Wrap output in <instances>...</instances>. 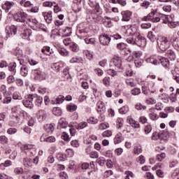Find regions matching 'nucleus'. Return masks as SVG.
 I'll use <instances>...</instances> for the list:
<instances>
[{
    "mask_svg": "<svg viewBox=\"0 0 179 179\" xmlns=\"http://www.w3.org/2000/svg\"><path fill=\"white\" fill-rule=\"evenodd\" d=\"M59 125H60L62 128H66L68 127V122H66L65 118L62 117L59 120Z\"/></svg>",
    "mask_w": 179,
    "mask_h": 179,
    "instance_id": "4c0bfd02",
    "label": "nucleus"
},
{
    "mask_svg": "<svg viewBox=\"0 0 179 179\" xmlns=\"http://www.w3.org/2000/svg\"><path fill=\"white\" fill-rule=\"evenodd\" d=\"M8 71L11 73L12 75H16V63H11L8 66Z\"/></svg>",
    "mask_w": 179,
    "mask_h": 179,
    "instance_id": "473e14b6",
    "label": "nucleus"
},
{
    "mask_svg": "<svg viewBox=\"0 0 179 179\" xmlns=\"http://www.w3.org/2000/svg\"><path fill=\"white\" fill-rule=\"evenodd\" d=\"M23 163L25 167H30V166L33 164V159H31L30 157L24 158Z\"/></svg>",
    "mask_w": 179,
    "mask_h": 179,
    "instance_id": "72a5a7b5",
    "label": "nucleus"
},
{
    "mask_svg": "<svg viewBox=\"0 0 179 179\" xmlns=\"http://www.w3.org/2000/svg\"><path fill=\"white\" fill-rule=\"evenodd\" d=\"M116 122H117V128L120 129V128H122L124 125V119H122V117H118L116 120Z\"/></svg>",
    "mask_w": 179,
    "mask_h": 179,
    "instance_id": "79ce46f5",
    "label": "nucleus"
},
{
    "mask_svg": "<svg viewBox=\"0 0 179 179\" xmlns=\"http://www.w3.org/2000/svg\"><path fill=\"white\" fill-rule=\"evenodd\" d=\"M58 52L62 57H69V51L64 48H59L58 49Z\"/></svg>",
    "mask_w": 179,
    "mask_h": 179,
    "instance_id": "c756f323",
    "label": "nucleus"
},
{
    "mask_svg": "<svg viewBox=\"0 0 179 179\" xmlns=\"http://www.w3.org/2000/svg\"><path fill=\"white\" fill-rule=\"evenodd\" d=\"M70 48H71L73 52H79V45L75 42H71L70 43Z\"/></svg>",
    "mask_w": 179,
    "mask_h": 179,
    "instance_id": "c9c22d12",
    "label": "nucleus"
},
{
    "mask_svg": "<svg viewBox=\"0 0 179 179\" xmlns=\"http://www.w3.org/2000/svg\"><path fill=\"white\" fill-rule=\"evenodd\" d=\"M70 64H83V59L79 57H72L70 61Z\"/></svg>",
    "mask_w": 179,
    "mask_h": 179,
    "instance_id": "bb28decb",
    "label": "nucleus"
},
{
    "mask_svg": "<svg viewBox=\"0 0 179 179\" xmlns=\"http://www.w3.org/2000/svg\"><path fill=\"white\" fill-rule=\"evenodd\" d=\"M127 33H129V34L130 36H133V37H136V36H138V33H136V28L134 27H130L127 31Z\"/></svg>",
    "mask_w": 179,
    "mask_h": 179,
    "instance_id": "7c9ffc66",
    "label": "nucleus"
},
{
    "mask_svg": "<svg viewBox=\"0 0 179 179\" xmlns=\"http://www.w3.org/2000/svg\"><path fill=\"white\" fill-rule=\"evenodd\" d=\"M52 113L57 117H61L62 115V110L59 107L53 108Z\"/></svg>",
    "mask_w": 179,
    "mask_h": 179,
    "instance_id": "e433bc0d",
    "label": "nucleus"
},
{
    "mask_svg": "<svg viewBox=\"0 0 179 179\" xmlns=\"http://www.w3.org/2000/svg\"><path fill=\"white\" fill-rule=\"evenodd\" d=\"M124 174L126 176L125 179H130L129 177H131V178H134V173L131 171H126L124 172Z\"/></svg>",
    "mask_w": 179,
    "mask_h": 179,
    "instance_id": "bf43d9fd",
    "label": "nucleus"
},
{
    "mask_svg": "<svg viewBox=\"0 0 179 179\" xmlns=\"http://www.w3.org/2000/svg\"><path fill=\"white\" fill-rule=\"evenodd\" d=\"M20 72L22 76H27V73H29V69L26 66H22L20 69Z\"/></svg>",
    "mask_w": 179,
    "mask_h": 179,
    "instance_id": "ea45409f",
    "label": "nucleus"
},
{
    "mask_svg": "<svg viewBox=\"0 0 179 179\" xmlns=\"http://www.w3.org/2000/svg\"><path fill=\"white\" fill-rule=\"evenodd\" d=\"M87 122L88 124H97V122H99V120L94 118V117H90L89 119H87Z\"/></svg>",
    "mask_w": 179,
    "mask_h": 179,
    "instance_id": "052dcab7",
    "label": "nucleus"
},
{
    "mask_svg": "<svg viewBox=\"0 0 179 179\" xmlns=\"http://www.w3.org/2000/svg\"><path fill=\"white\" fill-rule=\"evenodd\" d=\"M124 136L121 133H117L115 138H113V142L115 145H119V143H121L122 142H124Z\"/></svg>",
    "mask_w": 179,
    "mask_h": 179,
    "instance_id": "aec40b11",
    "label": "nucleus"
},
{
    "mask_svg": "<svg viewBox=\"0 0 179 179\" xmlns=\"http://www.w3.org/2000/svg\"><path fill=\"white\" fill-rule=\"evenodd\" d=\"M37 118L39 122H43L47 118V112L44 110H40L37 113Z\"/></svg>",
    "mask_w": 179,
    "mask_h": 179,
    "instance_id": "f3484780",
    "label": "nucleus"
},
{
    "mask_svg": "<svg viewBox=\"0 0 179 179\" xmlns=\"http://www.w3.org/2000/svg\"><path fill=\"white\" fill-rule=\"evenodd\" d=\"M45 131L48 134H52L54 131V124H48L45 126Z\"/></svg>",
    "mask_w": 179,
    "mask_h": 179,
    "instance_id": "f704fd0d",
    "label": "nucleus"
},
{
    "mask_svg": "<svg viewBox=\"0 0 179 179\" xmlns=\"http://www.w3.org/2000/svg\"><path fill=\"white\" fill-rule=\"evenodd\" d=\"M33 94L27 95L24 99L22 101L23 106L27 108H33L34 107V103H33Z\"/></svg>",
    "mask_w": 179,
    "mask_h": 179,
    "instance_id": "1a4fd4ad",
    "label": "nucleus"
},
{
    "mask_svg": "<svg viewBox=\"0 0 179 179\" xmlns=\"http://www.w3.org/2000/svg\"><path fill=\"white\" fill-rule=\"evenodd\" d=\"M169 42L171 43L173 47L175 48L177 51H179V40L178 38L176 36V35H173V36L171 38Z\"/></svg>",
    "mask_w": 179,
    "mask_h": 179,
    "instance_id": "a211bd4d",
    "label": "nucleus"
},
{
    "mask_svg": "<svg viewBox=\"0 0 179 179\" xmlns=\"http://www.w3.org/2000/svg\"><path fill=\"white\" fill-rule=\"evenodd\" d=\"M141 57H142V54H141V52H135L133 54L132 58L135 60V59H141Z\"/></svg>",
    "mask_w": 179,
    "mask_h": 179,
    "instance_id": "0e129e2a",
    "label": "nucleus"
},
{
    "mask_svg": "<svg viewBox=\"0 0 179 179\" xmlns=\"http://www.w3.org/2000/svg\"><path fill=\"white\" fill-rule=\"evenodd\" d=\"M110 124L107 122H103V123H101L99 124V129L101 130H104V129H107V128H109Z\"/></svg>",
    "mask_w": 179,
    "mask_h": 179,
    "instance_id": "864d4df0",
    "label": "nucleus"
},
{
    "mask_svg": "<svg viewBox=\"0 0 179 179\" xmlns=\"http://www.w3.org/2000/svg\"><path fill=\"white\" fill-rule=\"evenodd\" d=\"M129 111V107L127 105L119 109L120 114H127Z\"/></svg>",
    "mask_w": 179,
    "mask_h": 179,
    "instance_id": "a19ab883",
    "label": "nucleus"
},
{
    "mask_svg": "<svg viewBox=\"0 0 179 179\" xmlns=\"http://www.w3.org/2000/svg\"><path fill=\"white\" fill-rule=\"evenodd\" d=\"M113 135V131L110 130H106L102 133L103 138H110Z\"/></svg>",
    "mask_w": 179,
    "mask_h": 179,
    "instance_id": "09e8293b",
    "label": "nucleus"
},
{
    "mask_svg": "<svg viewBox=\"0 0 179 179\" xmlns=\"http://www.w3.org/2000/svg\"><path fill=\"white\" fill-rule=\"evenodd\" d=\"M163 11L166 13L171 12V5H165L162 7Z\"/></svg>",
    "mask_w": 179,
    "mask_h": 179,
    "instance_id": "69168bd1",
    "label": "nucleus"
},
{
    "mask_svg": "<svg viewBox=\"0 0 179 179\" xmlns=\"http://www.w3.org/2000/svg\"><path fill=\"white\" fill-rule=\"evenodd\" d=\"M131 93L133 96H138V94H141V89L136 87L134 88L131 91Z\"/></svg>",
    "mask_w": 179,
    "mask_h": 179,
    "instance_id": "3c124183",
    "label": "nucleus"
},
{
    "mask_svg": "<svg viewBox=\"0 0 179 179\" xmlns=\"http://www.w3.org/2000/svg\"><path fill=\"white\" fill-rule=\"evenodd\" d=\"M43 16L46 23H48V24H50V23L52 22V12L49 11L48 13H43Z\"/></svg>",
    "mask_w": 179,
    "mask_h": 179,
    "instance_id": "412c9836",
    "label": "nucleus"
},
{
    "mask_svg": "<svg viewBox=\"0 0 179 179\" xmlns=\"http://www.w3.org/2000/svg\"><path fill=\"white\" fill-rule=\"evenodd\" d=\"M0 143L1 145H6L8 143V138L5 136H0Z\"/></svg>",
    "mask_w": 179,
    "mask_h": 179,
    "instance_id": "e2e57ef3",
    "label": "nucleus"
},
{
    "mask_svg": "<svg viewBox=\"0 0 179 179\" xmlns=\"http://www.w3.org/2000/svg\"><path fill=\"white\" fill-rule=\"evenodd\" d=\"M25 24H28V26L33 30H38V29H41V24H40L36 18L30 17V15H28L27 21H25Z\"/></svg>",
    "mask_w": 179,
    "mask_h": 179,
    "instance_id": "39448f33",
    "label": "nucleus"
},
{
    "mask_svg": "<svg viewBox=\"0 0 179 179\" xmlns=\"http://www.w3.org/2000/svg\"><path fill=\"white\" fill-rule=\"evenodd\" d=\"M155 108H150L151 113H150V118L152 121H156V120H157V118H158L157 114L155 113L154 112H152V111H155Z\"/></svg>",
    "mask_w": 179,
    "mask_h": 179,
    "instance_id": "58836bf2",
    "label": "nucleus"
},
{
    "mask_svg": "<svg viewBox=\"0 0 179 179\" xmlns=\"http://www.w3.org/2000/svg\"><path fill=\"white\" fill-rule=\"evenodd\" d=\"M87 127V122H82L77 125L78 129H83V128H86Z\"/></svg>",
    "mask_w": 179,
    "mask_h": 179,
    "instance_id": "13d9d810",
    "label": "nucleus"
},
{
    "mask_svg": "<svg viewBox=\"0 0 179 179\" xmlns=\"http://www.w3.org/2000/svg\"><path fill=\"white\" fill-rule=\"evenodd\" d=\"M96 163L103 167L106 164V158L101 157L96 159Z\"/></svg>",
    "mask_w": 179,
    "mask_h": 179,
    "instance_id": "37998d69",
    "label": "nucleus"
},
{
    "mask_svg": "<svg viewBox=\"0 0 179 179\" xmlns=\"http://www.w3.org/2000/svg\"><path fill=\"white\" fill-rule=\"evenodd\" d=\"M158 136L162 138V139H165V141H167V139L170 138V133L167 130H164L158 134Z\"/></svg>",
    "mask_w": 179,
    "mask_h": 179,
    "instance_id": "b1692460",
    "label": "nucleus"
},
{
    "mask_svg": "<svg viewBox=\"0 0 179 179\" xmlns=\"http://www.w3.org/2000/svg\"><path fill=\"white\" fill-rule=\"evenodd\" d=\"M30 36H31V29H24V32L21 34L22 38H27V40H30Z\"/></svg>",
    "mask_w": 179,
    "mask_h": 179,
    "instance_id": "393cba45",
    "label": "nucleus"
},
{
    "mask_svg": "<svg viewBox=\"0 0 179 179\" xmlns=\"http://www.w3.org/2000/svg\"><path fill=\"white\" fill-rule=\"evenodd\" d=\"M20 5L24 8H31V6H33V3L29 0H21L20 1Z\"/></svg>",
    "mask_w": 179,
    "mask_h": 179,
    "instance_id": "a878e982",
    "label": "nucleus"
},
{
    "mask_svg": "<svg viewBox=\"0 0 179 179\" xmlns=\"http://www.w3.org/2000/svg\"><path fill=\"white\" fill-rule=\"evenodd\" d=\"M99 41L102 45H108L111 41V38L106 34H103L99 36Z\"/></svg>",
    "mask_w": 179,
    "mask_h": 179,
    "instance_id": "9b49d317",
    "label": "nucleus"
},
{
    "mask_svg": "<svg viewBox=\"0 0 179 179\" xmlns=\"http://www.w3.org/2000/svg\"><path fill=\"white\" fill-rule=\"evenodd\" d=\"M146 62L149 64H153V65H157L159 64V57L156 55L150 56L146 59Z\"/></svg>",
    "mask_w": 179,
    "mask_h": 179,
    "instance_id": "4be33fe9",
    "label": "nucleus"
},
{
    "mask_svg": "<svg viewBox=\"0 0 179 179\" xmlns=\"http://www.w3.org/2000/svg\"><path fill=\"white\" fill-rule=\"evenodd\" d=\"M126 84L127 86H131V87H135V86H136V84H135L132 79L126 80Z\"/></svg>",
    "mask_w": 179,
    "mask_h": 179,
    "instance_id": "5fc2aeb1",
    "label": "nucleus"
},
{
    "mask_svg": "<svg viewBox=\"0 0 179 179\" xmlns=\"http://www.w3.org/2000/svg\"><path fill=\"white\" fill-rule=\"evenodd\" d=\"M27 17H29L28 14L27 13H24V11H23L22 10H18L13 15V19L15 22L24 23V24H26Z\"/></svg>",
    "mask_w": 179,
    "mask_h": 179,
    "instance_id": "20e7f679",
    "label": "nucleus"
},
{
    "mask_svg": "<svg viewBox=\"0 0 179 179\" xmlns=\"http://www.w3.org/2000/svg\"><path fill=\"white\" fill-rule=\"evenodd\" d=\"M137 162L138 163H140V164H144L146 160L145 159V157H143V155H141L137 158Z\"/></svg>",
    "mask_w": 179,
    "mask_h": 179,
    "instance_id": "774afa93",
    "label": "nucleus"
},
{
    "mask_svg": "<svg viewBox=\"0 0 179 179\" xmlns=\"http://www.w3.org/2000/svg\"><path fill=\"white\" fill-rule=\"evenodd\" d=\"M72 10L74 13H79L82 10V6L80 4L73 3L72 6Z\"/></svg>",
    "mask_w": 179,
    "mask_h": 179,
    "instance_id": "2f4dec72",
    "label": "nucleus"
},
{
    "mask_svg": "<svg viewBox=\"0 0 179 179\" xmlns=\"http://www.w3.org/2000/svg\"><path fill=\"white\" fill-rule=\"evenodd\" d=\"M142 64H143V59H138L134 60V64L136 68H141L142 66Z\"/></svg>",
    "mask_w": 179,
    "mask_h": 179,
    "instance_id": "49530a36",
    "label": "nucleus"
},
{
    "mask_svg": "<svg viewBox=\"0 0 179 179\" xmlns=\"http://www.w3.org/2000/svg\"><path fill=\"white\" fill-rule=\"evenodd\" d=\"M15 5H16L15 2L6 1L2 4L1 8L3 10L6 12V13H8L10 9L15 8Z\"/></svg>",
    "mask_w": 179,
    "mask_h": 179,
    "instance_id": "9d476101",
    "label": "nucleus"
},
{
    "mask_svg": "<svg viewBox=\"0 0 179 179\" xmlns=\"http://www.w3.org/2000/svg\"><path fill=\"white\" fill-rule=\"evenodd\" d=\"M166 57L171 59V61H174L176 59V53L173 50H169L166 53Z\"/></svg>",
    "mask_w": 179,
    "mask_h": 179,
    "instance_id": "cd10ccee",
    "label": "nucleus"
},
{
    "mask_svg": "<svg viewBox=\"0 0 179 179\" xmlns=\"http://www.w3.org/2000/svg\"><path fill=\"white\" fill-rule=\"evenodd\" d=\"M134 155H141V153H142V148L138 147V146H134Z\"/></svg>",
    "mask_w": 179,
    "mask_h": 179,
    "instance_id": "6e6d98bb",
    "label": "nucleus"
},
{
    "mask_svg": "<svg viewBox=\"0 0 179 179\" xmlns=\"http://www.w3.org/2000/svg\"><path fill=\"white\" fill-rule=\"evenodd\" d=\"M89 6H90L93 10L87 9V15H96V13H100L101 8H100V3L96 1H90Z\"/></svg>",
    "mask_w": 179,
    "mask_h": 179,
    "instance_id": "423d86ee",
    "label": "nucleus"
},
{
    "mask_svg": "<svg viewBox=\"0 0 179 179\" xmlns=\"http://www.w3.org/2000/svg\"><path fill=\"white\" fill-rule=\"evenodd\" d=\"M148 38L152 41V43H155L156 40H157V37L156 36V32H153L152 31L148 32L147 36Z\"/></svg>",
    "mask_w": 179,
    "mask_h": 179,
    "instance_id": "c85d7f7f",
    "label": "nucleus"
},
{
    "mask_svg": "<svg viewBox=\"0 0 179 179\" xmlns=\"http://www.w3.org/2000/svg\"><path fill=\"white\" fill-rule=\"evenodd\" d=\"M33 73L35 80H45L47 79V74L40 69L33 70Z\"/></svg>",
    "mask_w": 179,
    "mask_h": 179,
    "instance_id": "0eeeda50",
    "label": "nucleus"
},
{
    "mask_svg": "<svg viewBox=\"0 0 179 179\" xmlns=\"http://www.w3.org/2000/svg\"><path fill=\"white\" fill-rule=\"evenodd\" d=\"M38 93L41 94H48V93H50V90L45 87H40L38 88Z\"/></svg>",
    "mask_w": 179,
    "mask_h": 179,
    "instance_id": "a18cd8bd",
    "label": "nucleus"
},
{
    "mask_svg": "<svg viewBox=\"0 0 179 179\" xmlns=\"http://www.w3.org/2000/svg\"><path fill=\"white\" fill-rule=\"evenodd\" d=\"M6 38H9L12 34L15 36L17 33V27L15 25H11L10 27L6 28Z\"/></svg>",
    "mask_w": 179,
    "mask_h": 179,
    "instance_id": "f8f14e48",
    "label": "nucleus"
},
{
    "mask_svg": "<svg viewBox=\"0 0 179 179\" xmlns=\"http://www.w3.org/2000/svg\"><path fill=\"white\" fill-rule=\"evenodd\" d=\"M64 101H65V96H64L59 95L56 98L57 104H62V103H64Z\"/></svg>",
    "mask_w": 179,
    "mask_h": 179,
    "instance_id": "c03bdc74",
    "label": "nucleus"
},
{
    "mask_svg": "<svg viewBox=\"0 0 179 179\" xmlns=\"http://www.w3.org/2000/svg\"><path fill=\"white\" fill-rule=\"evenodd\" d=\"M157 42L158 48L162 52L167 51L170 48V41L166 36L158 38Z\"/></svg>",
    "mask_w": 179,
    "mask_h": 179,
    "instance_id": "7ed1b4c3",
    "label": "nucleus"
},
{
    "mask_svg": "<svg viewBox=\"0 0 179 179\" xmlns=\"http://www.w3.org/2000/svg\"><path fill=\"white\" fill-rule=\"evenodd\" d=\"M96 111L99 113H105L106 111V104L104 102L99 101L96 103Z\"/></svg>",
    "mask_w": 179,
    "mask_h": 179,
    "instance_id": "ddd939ff",
    "label": "nucleus"
},
{
    "mask_svg": "<svg viewBox=\"0 0 179 179\" xmlns=\"http://www.w3.org/2000/svg\"><path fill=\"white\" fill-rule=\"evenodd\" d=\"M14 55H15L17 58H22V57L23 56V52L20 49H17L14 52Z\"/></svg>",
    "mask_w": 179,
    "mask_h": 179,
    "instance_id": "de8ad7c7",
    "label": "nucleus"
},
{
    "mask_svg": "<svg viewBox=\"0 0 179 179\" xmlns=\"http://www.w3.org/2000/svg\"><path fill=\"white\" fill-rule=\"evenodd\" d=\"M110 66H115L116 69H122V60L118 55L114 56L112 58L110 64Z\"/></svg>",
    "mask_w": 179,
    "mask_h": 179,
    "instance_id": "6e6552de",
    "label": "nucleus"
},
{
    "mask_svg": "<svg viewBox=\"0 0 179 179\" xmlns=\"http://www.w3.org/2000/svg\"><path fill=\"white\" fill-rule=\"evenodd\" d=\"M126 41L128 44H131V45H138V47H145V45H146V39L139 34L136 35L135 38H128Z\"/></svg>",
    "mask_w": 179,
    "mask_h": 179,
    "instance_id": "f257e3e1",
    "label": "nucleus"
},
{
    "mask_svg": "<svg viewBox=\"0 0 179 179\" xmlns=\"http://www.w3.org/2000/svg\"><path fill=\"white\" fill-rule=\"evenodd\" d=\"M65 66V62L60 61L56 63H54L51 68L52 69H53L54 71H56L57 72H59V71H61V69H62V68Z\"/></svg>",
    "mask_w": 179,
    "mask_h": 179,
    "instance_id": "2eb2a0df",
    "label": "nucleus"
},
{
    "mask_svg": "<svg viewBox=\"0 0 179 179\" xmlns=\"http://www.w3.org/2000/svg\"><path fill=\"white\" fill-rule=\"evenodd\" d=\"M172 178L179 179V169H176L172 173Z\"/></svg>",
    "mask_w": 179,
    "mask_h": 179,
    "instance_id": "338daca9",
    "label": "nucleus"
},
{
    "mask_svg": "<svg viewBox=\"0 0 179 179\" xmlns=\"http://www.w3.org/2000/svg\"><path fill=\"white\" fill-rule=\"evenodd\" d=\"M111 81V79L110 78V77H105L103 79V83L105 86H106L108 87V86H110V82Z\"/></svg>",
    "mask_w": 179,
    "mask_h": 179,
    "instance_id": "4d7b16f0",
    "label": "nucleus"
},
{
    "mask_svg": "<svg viewBox=\"0 0 179 179\" xmlns=\"http://www.w3.org/2000/svg\"><path fill=\"white\" fill-rule=\"evenodd\" d=\"M161 19H163V23L168 24L169 29H176L179 26L178 21H174V15H161Z\"/></svg>",
    "mask_w": 179,
    "mask_h": 179,
    "instance_id": "f03ea898",
    "label": "nucleus"
},
{
    "mask_svg": "<svg viewBox=\"0 0 179 179\" xmlns=\"http://www.w3.org/2000/svg\"><path fill=\"white\" fill-rule=\"evenodd\" d=\"M121 15L122 16V22H129V19H131L132 13H131V11L129 10L122 11Z\"/></svg>",
    "mask_w": 179,
    "mask_h": 179,
    "instance_id": "dca6fc26",
    "label": "nucleus"
},
{
    "mask_svg": "<svg viewBox=\"0 0 179 179\" xmlns=\"http://www.w3.org/2000/svg\"><path fill=\"white\" fill-rule=\"evenodd\" d=\"M90 157H91V159H99V152L96 151H92L90 153Z\"/></svg>",
    "mask_w": 179,
    "mask_h": 179,
    "instance_id": "680f3d73",
    "label": "nucleus"
},
{
    "mask_svg": "<svg viewBox=\"0 0 179 179\" xmlns=\"http://www.w3.org/2000/svg\"><path fill=\"white\" fill-rule=\"evenodd\" d=\"M67 110L70 113H73V111H76V110H78V106L76 105H69L67 106Z\"/></svg>",
    "mask_w": 179,
    "mask_h": 179,
    "instance_id": "8fccbe9b",
    "label": "nucleus"
},
{
    "mask_svg": "<svg viewBox=\"0 0 179 179\" xmlns=\"http://www.w3.org/2000/svg\"><path fill=\"white\" fill-rule=\"evenodd\" d=\"M62 139H63V141H65V142H69V141H71V138H69V135H68L66 132L62 133Z\"/></svg>",
    "mask_w": 179,
    "mask_h": 179,
    "instance_id": "603ef678",
    "label": "nucleus"
},
{
    "mask_svg": "<svg viewBox=\"0 0 179 179\" xmlns=\"http://www.w3.org/2000/svg\"><path fill=\"white\" fill-rule=\"evenodd\" d=\"M41 142H47L48 143H52L55 142V137L48 136L47 134H43L40 138Z\"/></svg>",
    "mask_w": 179,
    "mask_h": 179,
    "instance_id": "4468645a",
    "label": "nucleus"
},
{
    "mask_svg": "<svg viewBox=\"0 0 179 179\" xmlns=\"http://www.w3.org/2000/svg\"><path fill=\"white\" fill-rule=\"evenodd\" d=\"M161 62L162 66L164 68H169V66L170 65V61L169 59L166 57H158V64Z\"/></svg>",
    "mask_w": 179,
    "mask_h": 179,
    "instance_id": "6ab92c4d",
    "label": "nucleus"
},
{
    "mask_svg": "<svg viewBox=\"0 0 179 179\" xmlns=\"http://www.w3.org/2000/svg\"><path fill=\"white\" fill-rule=\"evenodd\" d=\"M33 100L37 107H41V104H43V97L38 96L37 94H33Z\"/></svg>",
    "mask_w": 179,
    "mask_h": 179,
    "instance_id": "5701e85b",
    "label": "nucleus"
}]
</instances>
